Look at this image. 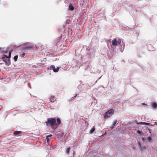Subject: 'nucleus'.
Returning a JSON list of instances; mask_svg holds the SVG:
<instances>
[{"instance_id": "obj_7", "label": "nucleus", "mask_w": 157, "mask_h": 157, "mask_svg": "<svg viewBox=\"0 0 157 157\" xmlns=\"http://www.w3.org/2000/svg\"><path fill=\"white\" fill-rule=\"evenodd\" d=\"M56 100V98L54 96H52L50 98V102H54Z\"/></svg>"}, {"instance_id": "obj_2", "label": "nucleus", "mask_w": 157, "mask_h": 157, "mask_svg": "<svg viewBox=\"0 0 157 157\" xmlns=\"http://www.w3.org/2000/svg\"><path fill=\"white\" fill-rule=\"evenodd\" d=\"M56 121V119L54 118H49L48 119V121L46 122V124L49 126H52L55 124Z\"/></svg>"}, {"instance_id": "obj_4", "label": "nucleus", "mask_w": 157, "mask_h": 157, "mask_svg": "<svg viewBox=\"0 0 157 157\" xmlns=\"http://www.w3.org/2000/svg\"><path fill=\"white\" fill-rule=\"evenodd\" d=\"M112 45L114 46H117L118 45V44H120L121 42V40L118 38L117 40V38H115L112 41Z\"/></svg>"}, {"instance_id": "obj_9", "label": "nucleus", "mask_w": 157, "mask_h": 157, "mask_svg": "<svg viewBox=\"0 0 157 157\" xmlns=\"http://www.w3.org/2000/svg\"><path fill=\"white\" fill-rule=\"evenodd\" d=\"M117 122V120H114L113 122V123L112 124L110 128H111V129H113V128H114V126H115Z\"/></svg>"}, {"instance_id": "obj_15", "label": "nucleus", "mask_w": 157, "mask_h": 157, "mask_svg": "<svg viewBox=\"0 0 157 157\" xmlns=\"http://www.w3.org/2000/svg\"><path fill=\"white\" fill-rule=\"evenodd\" d=\"M70 150H71L70 147H68V148H67V151H66V152L67 154H68L69 153V152H70Z\"/></svg>"}, {"instance_id": "obj_14", "label": "nucleus", "mask_w": 157, "mask_h": 157, "mask_svg": "<svg viewBox=\"0 0 157 157\" xmlns=\"http://www.w3.org/2000/svg\"><path fill=\"white\" fill-rule=\"evenodd\" d=\"M69 8L70 10H74V8L73 7V6L71 5V4L70 3L69 5Z\"/></svg>"}, {"instance_id": "obj_17", "label": "nucleus", "mask_w": 157, "mask_h": 157, "mask_svg": "<svg viewBox=\"0 0 157 157\" xmlns=\"http://www.w3.org/2000/svg\"><path fill=\"white\" fill-rule=\"evenodd\" d=\"M144 122H137V124H138L144 125Z\"/></svg>"}, {"instance_id": "obj_19", "label": "nucleus", "mask_w": 157, "mask_h": 157, "mask_svg": "<svg viewBox=\"0 0 157 157\" xmlns=\"http://www.w3.org/2000/svg\"><path fill=\"white\" fill-rule=\"evenodd\" d=\"M151 138L150 137H147V140H148L149 141H150L151 140Z\"/></svg>"}, {"instance_id": "obj_22", "label": "nucleus", "mask_w": 157, "mask_h": 157, "mask_svg": "<svg viewBox=\"0 0 157 157\" xmlns=\"http://www.w3.org/2000/svg\"><path fill=\"white\" fill-rule=\"evenodd\" d=\"M142 139L143 140V141H144V139L143 137L142 138Z\"/></svg>"}, {"instance_id": "obj_13", "label": "nucleus", "mask_w": 157, "mask_h": 157, "mask_svg": "<svg viewBox=\"0 0 157 157\" xmlns=\"http://www.w3.org/2000/svg\"><path fill=\"white\" fill-rule=\"evenodd\" d=\"M151 106L154 108H156L157 106V104L155 102H152L151 103Z\"/></svg>"}, {"instance_id": "obj_1", "label": "nucleus", "mask_w": 157, "mask_h": 157, "mask_svg": "<svg viewBox=\"0 0 157 157\" xmlns=\"http://www.w3.org/2000/svg\"><path fill=\"white\" fill-rule=\"evenodd\" d=\"M11 52L10 51L9 52V56H7L6 55H4V56L2 58V60L5 62L6 64L8 65H9L10 64V60L9 59H6V58H10L11 57Z\"/></svg>"}, {"instance_id": "obj_21", "label": "nucleus", "mask_w": 157, "mask_h": 157, "mask_svg": "<svg viewBox=\"0 0 157 157\" xmlns=\"http://www.w3.org/2000/svg\"><path fill=\"white\" fill-rule=\"evenodd\" d=\"M25 56V54H22L21 55V56L23 57H24Z\"/></svg>"}, {"instance_id": "obj_8", "label": "nucleus", "mask_w": 157, "mask_h": 157, "mask_svg": "<svg viewBox=\"0 0 157 157\" xmlns=\"http://www.w3.org/2000/svg\"><path fill=\"white\" fill-rule=\"evenodd\" d=\"M52 135L51 134L47 136L46 139L48 143L52 139Z\"/></svg>"}, {"instance_id": "obj_16", "label": "nucleus", "mask_w": 157, "mask_h": 157, "mask_svg": "<svg viewBox=\"0 0 157 157\" xmlns=\"http://www.w3.org/2000/svg\"><path fill=\"white\" fill-rule=\"evenodd\" d=\"M17 58H18V56H14V57L13 58V59L15 61H16L17 60Z\"/></svg>"}, {"instance_id": "obj_11", "label": "nucleus", "mask_w": 157, "mask_h": 157, "mask_svg": "<svg viewBox=\"0 0 157 157\" xmlns=\"http://www.w3.org/2000/svg\"><path fill=\"white\" fill-rule=\"evenodd\" d=\"M125 47V45L124 44H121V48H120V51L121 52H122L124 49Z\"/></svg>"}, {"instance_id": "obj_20", "label": "nucleus", "mask_w": 157, "mask_h": 157, "mask_svg": "<svg viewBox=\"0 0 157 157\" xmlns=\"http://www.w3.org/2000/svg\"><path fill=\"white\" fill-rule=\"evenodd\" d=\"M137 132L138 133L140 134L141 132V131L140 130H138L137 131Z\"/></svg>"}, {"instance_id": "obj_12", "label": "nucleus", "mask_w": 157, "mask_h": 157, "mask_svg": "<svg viewBox=\"0 0 157 157\" xmlns=\"http://www.w3.org/2000/svg\"><path fill=\"white\" fill-rule=\"evenodd\" d=\"M57 123L55 124L56 125H59L60 124L61 121L59 118H57Z\"/></svg>"}, {"instance_id": "obj_18", "label": "nucleus", "mask_w": 157, "mask_h": 157, "mask_svg": "<svg viewBox=\"0 0 157 157\" xmlns=\"http://www.w3.org/2000/svg\"><path fill=\"white\" fill-rule=\"evenodd\" d=\"M149 124H150V123H149L144 122V125H149Z\"/></svg>"}, {"instance_id": "obj_5", "label": "nucleus", "mask_w": 157, "mask_h": 157, "mask_svg": "<svg viewBox=\"0 0 157 157\" xmlns=\"http://www.w3.org/2000/svg\"><path fill=\"white\" fill-rule=\"evenodd\" d=\"M50 68L51 70H53L54 72H57L59 71V68L57 67L56 68L54 66L52 65L50 66Z\"/></svg>"}, {"instance_id": "obj_10", "label": "nucleus", "mask_w": 157, "mask_h": 157, "mask_svg": "<svg viewBox=\"0 0 157 157\" xmlns=\"http://www.w3.org/2000/svg\"><path fill=\"white\" fill-rule=\"evenodd\" d=\"M89 133L90 134H92L95 133V128H94V126L90 130L89 132Z\"/></svg>"}, {"instance_id": "obj_6", "label": "nucleus", "mask_w": 157, "mask_h": 157, "mask_svg": "<svg viewBox=\"0 0 157 157\" xmlns=\"http://www.w3.org/2000/svg\"><path fill=\"white\" fill-rule=\"evenodd\" d=\"M13 134L17 136H21L22 134V132L21 131H16L14 132Z\"/></svg>"}, {"instance_id": "obj_3", "label": "nucleus", "mask_w": 157, "mask_h": 157, "mask_svg": "<svg viewBox=\"0 0 157 157\" xmlns=\"http://www.w3.org/2000/svg\"><path fill=\"white\" fill-rule=\"evenodd\" d=\"M114 113V110L113 109H111L107 111L104 116L105 118H107L109 117L112 115Z\"/></svg>"}]
</instances>
